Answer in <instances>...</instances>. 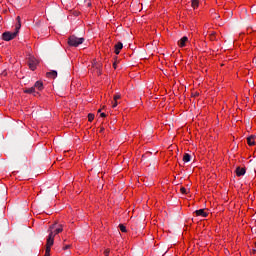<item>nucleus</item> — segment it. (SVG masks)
<instances>
[{
  "instance_id": "nucleus-9",
  "label": "nucleus",
  "mask_w": 256,
  "mask_h": 256,
  "mask_svg": "<svg viewBox=\"0 0 256 256\" xmlns=\"http://www.w3.org/2000/svg\"><path fill=\"white\" fill-rule=\"evenodd\" d=\"M34 90L43 91V82L37 81L33 86Z\"/></svg>"
},
{
  "instance_id": "nucleus-13",
  "label": "nucleus",
  "mask_w": 256,
  "mask_h": 256,
  "mask_svg": "<svg viewBox=\"0 0 256 256\" xmlns=\"http://www.w3.org/2000/svg\"><path fill=\"white\" fill-rule=\"evenodd\" d=\"M182 161H184L186 163L190 162L191 161V155L188 154V153L184 154V157H182Z\"/></svg>"
},
{
  "instance_id": "nucleus-28",
  "label": "nucleus",
  "mask_w": 256,
  "mask_h": 256,
  "mask_svg": "<svg viewBox=\"0 0 256 256\" xmlns=\"http://www.w3.org/2000/svg\"><path fill=\"white\" fill-rule=\"evenodd\" d=\"M253 252H254V253L256 252V247H255V249H253Z\"/></svg>"
},
{
  "instance_id": "nucleus-24",
  "label": "nucleus",
  "mask_w": 256,
  "mask_h": 256,
  "mask_svg": "<svg viewBox=\"0 0 256 256\" xmlns=\"http://www.w3.org/2000/svg\"><path fill=\"white\" fill-rule=\"evenodd\" d=\"M113 68L117 69V63L116 62L113 63Z\"/></svg>"
},
{
  "instance_id": "nucleus-29",
  "label": "nucleus",
  "mask_w": 256,
  "mask_h": 256,
  "mask_svg": "<svg viewBox=\"0 0 256 256\" xmlns=\"http://www.w3.org/2000/svg\"><path fill=\"white\" fill-rule=\"evenodd\" d=\"M255 247H256V242H255Z\"/></svg>"
},
{
  "instance_id": "nucleus-20",
  "label": "nucleus",
  "mask_w": 256,
  "mask_h": 256,
  "mask_svg": "<svg viewBox=\"0 0 256 256\" xmlns=\"http://www.w3.org/2000/svg\"><path fill=\"white\" fill-rule=\"evenodd\" d=\"M181 193L182 195H187L188 194L187 189L185 187H181Z\"/></svg>"
},
{
  "instance_id": "nucleus-7",
  "label": "nucleus",
  "mask_w": 256,
  "mask_h": 256,
  "mask_svg": "<svg viewBox=\"0 0 256 256\" xmlns=\"http://www.w3.org/2000/svg\"><path fill=\"white\" fill-rule=\"evenodd\" d=\"M123 43L122 42H118L115 46H114V48H115V54L116 55H118V54H120V51L123 49Z\"/></svg>"
},
{
  "instance_id": "nucleus-12",
  "label": "nucleus",
  "mask_w": 256,
  "mask_h": 256,
  "mask_svg": "<svg viewBox=\"0 0 256 256\" xmlns=\"http://www.w3.org/2000/svg\"><path fill=\"white\" fill-rule=\"evenodd\" d=\"M254 139H255V136H250V137L247 138V143H248L249 146L255 145Z\"/></svg>"
},
{
  "instance_id": "nucleus-27",
  "label": "nucleus",
  "mask_w": 256,
  "mask_h": 256,
  "mask_svg": "<svg viewBox=\"0 0 256 256\" xmlns=\"http://www.w3.org/2000/svg\"><path fill=\"white\" fill-rule=\"evenodd\" d=\"M97 113H101V109H98V110H97Z\"/></svg>"
},
{
  "instance_id": "nucleus-18",
  "label": "nucleus",
  "mask_w": 256,
  "mask_h": 256,
  "mask_svg": "<svg viewBox=\"0 0 256 256\" xmlns=\"http://www.w3.org/2000/svg\"><path fill=\"white\" fill-rule=\"evenodd\" d=\"M121 99V94H119V93H117V94H115L114 96H113V100L114 101H118V100H120Z\"/></svg>"
},
{
  "instance_id": "nucleus-1",
  "label": "nucleus",
  "mask_w": 256,
  "mask_h": 256,
  "mask_svg": "<svg viewBox=\"0 0 256 256\" xmlns=\"http://www.w3.org/2000/svg\"><path fill=\"white\" fill-rule=\"evenodd\" d=\"M16 20H17V25L15 28V32H3L2 34L3 41L9 42L17 37L19 30L21 29V17L17 16Z\"/></svg>"
},
{
  "instance_id": "nucleus-15",
  "label": "nucleus",
  "mask_w": 256,
  "mask_h": 256,
  "mask_svg": "<svg viewBox=\"0 0 256 256\" xmlns=\"http://www.w3.org/2000/svg\"><path fill=\"white\" fill-rule=\"evenodd\" d=\"M119 229L122 233H127V228L124 224H119Z\"/></svg>"
},
{
  "instance_id": "nucleus-2",
  "label": "nucleus",
  "mask_w": 256,
  "mask_h": 256,
  "mask_svg": "<svg viewBox=\"0 0 256 256\" xmlns=\"http://www.w3.org/2000/svg\"><path fill=\"white\" fill-rule=\"evenodd\" d=\"M56 224H52V226L49 227L50 233L47 238V243H46V251L44 256H50V251H51V246L54 244V237L52 230L55 228Z\"/></svg>"
},
{
  "instance_id": "nucleus-19",
  "label": "nucleus",
  "mask_w": 256,
  "mask_h": 256,
  "mask_svg": "<svg viewBox=\"0 0 256 256\" xmlns=\"http://www.w3.org/2000/svg\"><path fill=\"white\" fill-rule=\"evenodd\" d=\"M63 231L62 225H60V228H56L55 235L61 233Z\"/></svg>"
},
{
  "instance_id": "nucleus-14",
  "label": "nucleus",
  "mask_w": 256,
  "mask_h": 256,
  "mask_svg": "<svg viewBox=\"0 0 256 256\" xmlns=\"http://www.w3.org/2000/svg\"><path fill=\"white\" fill-rule=\"evenodd\" d=\"M199 7V0H192V8L196 9Z\"/></svg>"
},
{
  "instance_id": "nucleus-8",
  "label": "nucleus",
  "mask_w": 256,
  "mask_h": 256,
  "mask_svg": "<svg viewBox=\"0 0 256 256\" xmlns=\"http://www.w3.org/2000/svg\"><path fill=\"white\" fill-rule=\"evenodd\" d=\"M235 172H236L237 177H242L243 175H245L246 169L237 167Z\"/></svg>"
},
{
  "instance_id": "nucleus-16",
  "label": "nucleus",
  "mask_w": 256,
  "mask_h": 256,
  "mask_svg": "<svg viewBox=\"0 0 256 256\" xmlns=\"http://www.w3.org/2000/svg\"><path fill=\"white\" fill-rule=\"evenodd\" d=\"M209 39H210V41H215L216 40V32H212L211 34H209Z\"/></svg>"
},
{
  "instance_id": "nucleus-22",
  "label": "nucleus",
  "mask_w": 256,
  "mask_h": 256,
  "mask_svg": "<svg viewBox=\"0 0 256 256\" xmlns=\"http://www.w3.org/2000/svg\"><path fill=\"white\" fill-rule=\"evenodd\" d=\"M109 254H110V250H109V249H107V250L104 251V255H105V256H109Z\"/></svg>"
},
{
  "instance_id": "nucleus-3",
  "label": "nucleus",
  "mask_w": 256,
  "mask_h": 256,
  "mask_svg": "<svg viewBox=\"0 0 256 256\" xmlns=\"http://www.w3.org/2000/svg\"><path fill=\"white\" fill-rule=\"evenodd\" d=\"M85 41L84 38H77V36H70L68 39V44L72 47H78L79 45L83 44Z\"/></svg>"
},
{
  "instance_id": "nucleus-4",
  "label": "nucleus",
  "mask_w": 256,
  "mask_h": 256,
  "mask_svg": "<svg viewBox=\"0 0 256 256\" xmlns=\"http://www.w3.org/2000/svg\"><path fill=\"white\" fill-rule=\"evenodd\" d=\"M38 61L35 58L30 57L28 60V66L30 70L35 71L37 69Z\"/></svg>"
},
{
  "instance_id": "nucleus-11",
  "label": "nucleus",
  "mask_w": 256,
  "mask_h": 256,
  "mask_svg": "<svg viewBox=\"0 0 256 256\" xmlns=\"http://www.w3.org/2000/svg\"><path fill=\"white\" fill-rule=\"evenodd\" d=\"M57 74H58L57 71L52 70L51 72H48L46 75H47V77H49L50 79H56Z\"/></svg>"
},
{
  "instance_id": "nucleus-21",
  "label": "nucleus",
  "mask_w": 256,
  "mask_h": 256,
  "mask_svg": "<svg viewBox=\"0 0 256 256\" xmlns=\"http://www.w3.org/2000/svg\"><path fill=\"white\" fill-rule=\"evenodd\" d=\"M118 106V101H114L112 104V108H116Z\"/></svg>"
},
{
  "instance_id": "nucleus-5",
  "label": "nucleus",
  "mask_w": 256,
  "mask_h": 256,
  "mask_svg": "<svg viewBox=\"0 0 256 256\" xmlns=\"http://www.w3.org/2000/svg\"><path fill=\"white\" fill-rule=\"evenodd\" d=\"M194 214H195L196 216H201V217H203V218L208 217V213L205 211V209H198V210H195V211H194Z\"/></svg>"
},
{
  "instance_id": "nucleus-10",
  "label": "nucleus",
  "mask_w": 256,
  "mask_h": 256,
  "mask_svg": "<svg viewBox=\"0 0 256 256\" xmlns=\"http://www.w3.org/2000/svg\"><path fill=\"white\" fill-rule=\"evenodd\" d=\"M188 42L187 36H182V39L178 42V45L183 48L186 46V43Z\"/></svg>"
},
{
  "instance_id": "nucleus-25",
  "label": "nucleus",
  "mask_w": 256,
  "mask_h": 256,
  "mask_svg": "<svg viewBox=\"0 0 256 256\" xmlns=\"http://www.w3.org/2000/svg\"><path fill=\"white\" fill-rule=\"evenodd\" d=\"M70 248V245H66L63 249L64 250H67V249H69Z\"/></svg>"
},
{
  "instance_id": "nucleus-17",
  "label": "nucleus",
  "mask_w": 256,
  "mask_h": 256,
  "mask_svg": "<svg viewBox=\"0 0 256 256\" xmlns=\"http://www.w3.org/2000/svg\"><path fill=\"white\" fill-rule=\"evenodd\" d=\"M95 119V115L93 113H88V121L92 122Z\"/></svg>"
},
{
  "instance_id": "nucleus-26",
  "label": "nucleus",
  "mask_w": 256,
  "mask_h": 256,
  "mask_svg": "<svg viewBox=\"0 0 256 256\" xmlns=\"http://www.w3.org/2000/svg\"><path fill=\"white\" fill-rule=\"evenodd\" d=\"M105 130V128H100V132L102 133Z\"/></svg>"
},
{
  "instance_id": "nucleus-23",
  "label": "nucleus",
  "mask_w": 256,
  "mask_h": 256,
  "mask_svg": "<svg viewBox=\"0 0 256 256\" xmlns=\"http://www.w3.org/2000/svg\"><path fill=\"white\" fill-rule=\"evenodd\" d=\"M100 117L101 118H106V113H104V112L100 113Z\"/></svg>"
},
{
  "instance_id": "nucleus-6",
  "label": "nucleus",
  "mask_w": 256,
  "mask_h": 256,
  "mask_svg": "<svg viewBox=\"0 0 256 256\" xmlns=\"http://www.w3.org/2000/svg\"><path fill=\"white\" fill-rule=\"evenodd\" d=\"M24 93L25 94H33L34 96H37V94H39V92H36L35 87L24 89Z\"/></svg>"
}]
</instances>
